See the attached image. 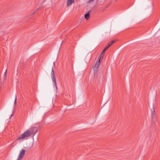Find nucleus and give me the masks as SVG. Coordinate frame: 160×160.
Returning <instances> with one entry per match:
<instances>
[{
    "label": "nucleus",
    "instance_id": "nucleus-4",
    "mask_svg": "<svg viewBox=\"0 0 160 160\" xmlns=\"http://www.w3.org/2000/svg\"><path fill=\"white\" fill-rule=\"evenodd\" d=\"M26 151L24 149H22L20 151L19 155L17 160H21L24 156Z\"/></svg>",
    "mask_w": 160,
    "mask_h": 160
},
{
    "label": "nucleus",
    "instance_id": "nucleus-6",
    "mask_svg": "<svg viewBox=\"0 0 160 160\" xmlns=\"http://www.w3.org/2000/svg\"><path fill=\"white\" fill-rule=\"evenodd\" d=\"M90 10L88 11V12L85 15L84 17L86 20L89 19L90 17Z\"/></svg>",
    "mask_w": 160,
    "mask_h": 160
},
{
    "label": "nucleus",
    "instance_id": "nucleus-15",
    "mask_svg": "<svg viewBox=\"0 0 160 160\" xmlns=\"http://www.w3.org/2000/svg\"><path fill=\"white\" fill-rule=\"evenodd\" d=\"M32 146H33V145H32V146H31V147H32Z\"/></svg>",
    "mask_w": 160,
    "mask_h": 160
},
{
    "label": "nucleus",
    "instance_id": "nucleus-2",
    "mask_svg": "<svg viewBox=\"0 0 160 160\" xmlns=\"http://www.w3.org/2000/svg\"><path fill=\"white\" fill-rule=\"evenodd\" d=\"M55 62H53V66L52 68V71L51 73V75L52 78V82L54 84V85L55 88H56V89L57 90V84L56 81V79L55 78V74L54 70V66L55 65Z\"/></svg>",
    "mask_w": 160,
    "mask_h": 160
},
{
    "label": "nucleus",
    "instance_id": "nucleus-13",
    "mask_svg": "<svg viewBox=\"0 0 160 160\" xmlns=\"http://www.w3.org/2000/svg\"><path fill=\"white\" fill-rule=\"evenodd\" d=\"M90 2V0H89V1H88V2Z\"/></svg>",
    "mask_w": 160,
    "mask_h": 160
},
{
    "label": "nucleus",
    "instance_id": "nucleus-8",
    "mask_svg": "<svg viewBox=\"0 0 160 160\" xmlns=\"http://www.w3.org/2000/svg\"><path fill=\"white\" fill-rule=\"evenodd\" d=\"M115 42V41L113 40L111 42L109 43L108 44L107 46L108 47V48L110 47L113 43Z\"/></svg>",
    "mask_w": 160,
    "mask_h": 160
},
{
    "label": "nucleus",
    "instance_id": "nucleus-10",
    "mask_svg": "<svg viewBox=\"0 0 160 160\" xmlns=\"http://www.w3.org/2000/svg\"><path fill=\"white\" fill-rule=\"evenodd\" d=\"M16 100H17V96L16 95H15V101H14V105L16 104Z\"/></svg>",
    "mask_w": 160,
    "mask_h": 160
},
{
    "label": "nucleus",
    "instance_id": "nucleus-14",
    "mask_svg": "<svg viewBox=\"0 0 160 160\" xmlns=\"http://www.w3.org/2000/svg\"><path fill=\"white\" fill-rule=\"evenodd\" d=\"M152 114H153H153H154L153 112H152Z\"/></svg>",
    "mask_w": 160,
    "mask_h": 160
},
{
    "label": "nucleus",
    "instance_id": "nucleus-7",
    "mask_svg": "<svg viewBox=\"0 0 160 160\" xmlns=\"http://www.w3.org/2000/svg\"><path fill=\"white\" fill-rule=\"evenodd\" d=\"M108 47L107 46H106L105 47L104 49L101 52V54L100 56V57H101L102 55L104 53L105 51L108 49Z\"/></svg>",
    "mask_w": 160,
    "mask_h": 160
},
{
    "label": "nucleus",
    "instance_id": "nucleus-11",
    "mask_svg": "<svg viewBox=\"0 0 160 160\" xmlns=\"http://www.w3.org/2000/svg\"><path fill=\"white\" fill-rule=\"evenodd\" d=\"M39 9L38 8H37V9L33 13V14L34 13H35L36 12V11L37 10H38V9Z\"/></svg>",
    "mask_w": 160,
    "mask_h": 160
},
{
    "label": "nucleus",
    "instance_id": "nucleus-9",
    "mask_svg": "<svg viewBox=\"0 0 160 160\" xmlns=\"http://www.w3.org/2000/svg\"><path fill=\"white\" fill-rule=\"evenodd\" d=\"M7 73V70H6L5 72L4 73V78H6V74Z\"/></svg>",
    "mask_w": 160,
    "mask_h": 160
},
{
    "label": "nucleus",
    "instance_id": "nucleus-3",
    "mask_svg": "<svg viewBox=\"0 0 160 160\" xmlns=\"http://www.w3.org/2000/svg\"><path fill=\"white\" fill-rule=\"evenodd\" d=\"M101 58L100 57L98 59V61L96 62L95 64V65L93 69L94 71V73L97 72L98 69L99 68V67L100 64V61Z\"/></svg>",
    "mask_w": 160,
    "mask_h": 160
},
{
    "label": "nucleus",
    "instance_id": "nucleus-1",
    "mask_svg": "<svg viewBox=\"0 0 160 160\" xmlns=\"http://www.w3.org/2000/svg\"><path fill=\"white\" fill-rule=\"evenodd\" d=\"M38 131V128L36 127H32L27 130L23 133L20 135L17 139V140H19L23 139H27L32 135H33V139H34L33 136Z\"/></svg>",
    "mask_w": 160,
    "mask_h": 160
},
{
    "label": "nucleus",
    "instance_id": "nucleus-12",
    "mask_svg": "<svg viewBox=\"0 0 160 160\" xmlns=\"http://www.w3.org/2000/svg\"><path fill=\"white\" fill-rule=\"evenodd\" d=\"M12 114L11 115L10 117H12Z\"/></svg>",
    "mask_w": 160,
    "mask_h": 160
},
{
    "label": "nucleus",
    "instance_id": "nucleus-5",
    "mask_svg": "<svg viewBox=\"0 0 160 160\" xmlns=\"http://www.w3.org/2000/svg\"><path fill=\"white\" fill-rule=\"evenodd\" d=\"M74 2V0H67V6L68 7H69Z\"/></svg>",
    "mask_w": 160,
    "mask_h": 160
}]
</instances>
